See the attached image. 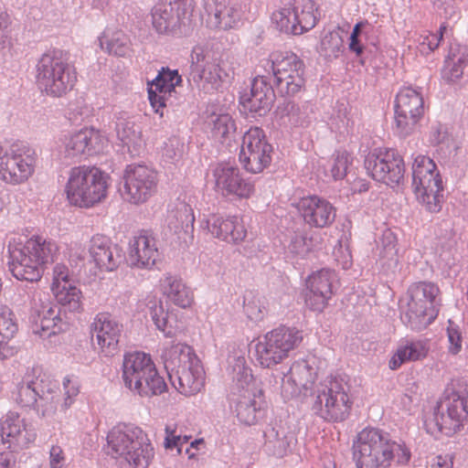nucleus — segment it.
Listing matches in <instances>:
<instances>
[{"mask_svg":"<svg viewBox=\"0 0 468 468\" xmlns=\"http://www.w3.org/2000/svg\"><path fill=\"white\" fill-rule=\"evenodd\" d=\"M356 468H389L391 462L408 464L411 451L402 440H395L387 431L377 428L362 430L353 442Z\"/></svg>","mask_w":468,"mask_h":468,"instance_id":"f257e3e1","label":"nucleus"},{"mask_svg":"<svg viewBox=\"0 0 468 468\" xmlns=\"http://www.w3.org/2000/svg\"><path fill=\"white\" fill-rule=\"evenodd\" d=\"M233 385L229 405L238 420L248 426L257 424L265 416L267 402L261 384L253 378L243 356L229 359Z\"/></svg>","mask_w":468,"mask_h":468,"instance_id":"f03ea898","label":"nucleus"},{"mask_svg":"<svg viewBox=\"0 0 468 468\" xmlns=\"http://www.w3.org/2000/svg\"><path fill=\"white\" fill-rule=\"evenodd\" d=\"M9 270L20 281L38 282L45 270L58 256V246L51 239L33 236L24 244H8Z\"/></svg>","mask_w":468,"mask_h":468,"instance_id":"7ed1b4c3","label":"nucleus"},{"mask_svg":"<svg viewBox=\"0 0 468 468\" xmlns=\"http://www.w3.org/2000/svg\"><path fill=\"white\" fill-rule=\"evenodd\" d=\"M468 390L451 384L431 412L423 417V426L431 436L442 433L452 436L463 427L468 420Z\"/></svg>","mask_w":468,"mask_h":468,"instance_id":"20e7f679","label":"nucleus"},{"mask_svg":"<svg viewBox=\"0 0 468 468\" xmlns=\"http://www.w3.org/2000/svg\"><path fill=\"white\" fill-rule=\"evenodd\" d=\"M36 84L47 96L61 98L73 90L77 71L69 62V54L59 48L48 49L36 63Z\"/></svg>","mask_w":468,"mask_h":468,"instance_id":"39448f33","label":"nucleus"},{"mask_svg":"<svg viewBox=\"0 0 468 468\" xmlns=\"http://www.w3.org/2000/svg\"><path fill=\"white\" fill-rule=\"evenodd\" d=\"M106 453L128 464L129 468H147L154 457V447L139 427L119 425L107 435Z\"/></svg>","mask_w":468,"mask_h":468,"instance_id":"423d86ee","label":"nucleus"},{"mask_svg":"<svg viewBox=\"0 0 468 468\" xmlns=\"http://www.w3.org/2000/svg\"><path fill=\"white\" fill-rule=\"evenodd\" d=\"M406 306L401 304V320L414 331L430 325L438 316L441 306V292L431 282L412 283L407 292ZM404 300H401L402 303Z\"/></svg>","mask_w":468,"mask_h":468,"instance_id":"0eeeda50","label":"nucleus"},{"mask_svg":"<svg viewBox=\"0 0 468 468\" xmlns=\"http://www.w3.org/2000/svg\"><path fill=\"white\" fill-rule=\"evenodd\" d=\"M234 69L228 60L217 59L207 45H197L190 54L188 80L205 93L218 90L224 83L229 82Z\"/></svg>","mask_w":468,"mask_h":468,"instance_id":"6e6552de","label":"nucleus"},{"mask_svg":"<svg viewBox=\"0 0 468 468\" xmlns=\"http://www.w3.org/2000/svg\"><path fill=\"white\" fill-rule=\"evenodd\" d=\"M350 390V385L343 377H335L321 383L314 392L313 411L327 421L345 420L353 404Z\"/></svg>","mask_w":468,"mask_h":468,"instance_id":"1a4fd4ad","label":"nucleus"},{"mask_svg":"<svg viewBox=\"0 0 468 468\" xmlns=\"http://www.w3.org/2000/svg\"><path fill=\"white\" fill-rule=\"evenodd\" d=\"M412 190L418 202L430 213H438L444 203L443 184L434 161L418 155L412 164Z\"/></svg>","mask_w":468,"mask_h":468,"instance_id":"9d476101","label":"nucleus"},{"mask_svg":"<svg viewBox=\"0 0 468 468\" xmlns=\"http://www.w3.org/2000/svg\"><path fill=\"white\" fill-rule=\"evenodd\" d=\"M107 175L95 166L80 165L70 169L66 185L70 204L89 207L106 197Z\"/></svg>","mask_w":468,"mask_h":468,"instance_id":"9b49d317","label":"nucleus"},{"mask_svg":"<svg viewBox=\"0 0 468 468\" xmlns=\"http://www.w3.org/2000/svg\"><path fill=\"white\" fill-rule=\"evenodd\" d=\"M194 0H170L158 3L152 10L153 27L159 34L186 37L194 29Z\"/></svg>","mask_w":468,"mask_h":468,"instance_id":"f8f14e48","label":"nucleus"},{"mask_svg":"<svg viewBox=\"0 0 468 468\" xmlns=\"http://www.w3.org/2000/svg\"><path fill=\"white\" fill-rule=\"evenodd\" d=\"M303 341V334L295 327L281 325L268 332L255 345V357L263 368H272L288 357L290 351Z\"/></svg>","mask_w":468,"mask_h":468,"instance_id":"ddd939ff","label":"nucleus"},{"mask_svg":"<svg viewBox=\"0 0 468 468\" xmlns=\"http://www.w3.org/2000/svg\"><path fill=\"white\" fill-rule=\"evenodd\" d=\"M35 150L25 143H15L8 148L0 145V178L7 184L26 182L34 173Z\"/></svg>","mask_w":468,"mask_h":468,"instance_id":"4468645a","label":"nucleus"},{"mask_svg":"<svg viewBox=\"0 0 468 468\" xmlns=\"http://www.w3.org/2000/svg\"><path fill=\"white\" fill-rule=\"evenodd\" d=\"M272 22L281 32L302 35L314 28L318 21V8L313 0H292L275 11Z\"/></svg>","mask_w":468,"mask_h":468,"instance_id":"2eb2a0df","label":"nucleus"},{"mask_svg":"<svg viewBox=\"0 0 468 468\" xmlns=\"http://www.w3.org/2000/svg\"><path fill=\"white\" fill-rule=\"evenodd\" d=\"M394 132L406 138L415 133L424 113L422 95L411 87L399 90L394 104Z\"/></svg>","mask_w":468,"mask_h":468,"instance_id":"dca6fc26","label":"nucleus"},{"mask_svg":"<svg viewBox=\"0 0 468 468\" xmlns=\"http://www.w3.org/2000/svg\"><path fill=\"white\" fill-rule=\"evenodd\" d=\"M30 304L29 319L35 334L48 338L67 329L68 324L60 317V307L50 302L48 293L35 290L31 295Z\"/></svg>","mask_w":468,"mask_h":468,"instance_id":"f3484780","label":"nucleus"},{"mask_svg":"<svg viewBox=\"0 0 468 468\" xmlns=\"http://www.w3.org/2000/svg\"><path fill=\"white\" fill-rule=\"evenodd\" d=\"M30 304L29 319L35 334L48 338L67 329L68 324L60 317V307L50 302L48 293L35 290L31 295Z\"/></svg>","mask_w":468,"mask_h":468,"instance_id":"a211bd4d","label":"nucleus"},{"mask_svg":"<svg viewBox=\"0 0 468 468\" xmlns=\"http://www.w3.org/2000/svg\"><path fill=\"white\" fill-rule=\"evenodd\" d=\"M123 188L120 189L123 199L133 204L146 202L157 190V173L144 165L131 164L124 170Z\"/></svg>","mask_w":468,"mask_h":468,"instance_id":"6ab92c4d","label":"nucleus"},{"mask_svg":"<svg viewBox=\"0 0 468 468\" xmlns=\"http://www.w3.org/2000/svg\"><path fill=\"white\" fill-rule=\"evenodd\" d=\"M273 147L268 143L264 131L260 127H251L242 137L239 159L250 173L263 171L271 162Z\"/></svg>","mask_w":468,"mask_h":468,"instance_id":"aec40b11","label":"nucleus"},{"mask_svg":"<svg viewBox=\"0 0 468 468\" xmlns=\"http://www.w3.org/2000/svg\"><path fill=\"white\" fill-rule=\"evenodd\" d=\"M365 168L373 179L391 187L404 179V162L395 149L370 153L365 159Z\"/></svg>","mask_w":468,"mask_h":468,"instance_id":"412c9836","label":"nucleus"},{"mask_svg":"<svg viewBox=\"0 0 468 468\" xmlns=\"http://www.w3.org/2000/svg\"><path fill=\"white\" fill-rule=\"evenodd\" d=\"M215 190L226 197L249 198L254 192V183L245 178L238 166L218 164L212 169Z\"/></svg>","mask_w":468,"mask_h":468,"instance_id":"4be33fe9","label":"nucleus"},{"mask_svg":"<svg viewBox=\"0 0 468 468\" xmlns=\"http://www.w3.org/2000/svg\"><path fill=\"white\" fill-rule=\"evenodd\" d=\"M2 444L11 452L28 448L37 438L34 425L17 412L9 411L1 421Z\"/></svg>","mask_w":468,"mask_h":468,"instance_id":"5701e85b","label":"nucleus"},{"mask_svg":"<svg viewBox=\"0 0 468 468\" xmlns=\"http://www.w3.org/2000/svg\"><path fill=\"white\" fill-rule=\"evenodd\" d=\"M59 153L65 158L92 155L103 150L105 138L93 128H84L79 132L64 135L60 139Z\"/></svg>","mask_w":468,"mask_h":468,"instance_id":"b1692460","label":"nucleus"},{"mask_svg":"<svg viewBox=\"0 0 468 468\" xmlns=\"http://www.w3.org/2000/svg\"><path fill=\"white\" fill-rule=\"evenodd\" d=\"M337 280L335 271L323 268L312 272L306 280L308 292L305 296L307 307L315 312H322L333 295V283Z\"/></svg>","mask_w":468,"mask_h":468,"instance_id":"393cba45","label":"nucleus"},{"mask_svg":"<svg viewBox=\"0 0 468 468\" xmlns=\"http://www.w3.org/2000/svg\"><path fill=\"white\" fill-rule=\"evenodd\" d=\"M122 332V324L109 313H99L90 324L91 339H96L105 356H112L118 351Z\"/></svg>","mask_w":468,"mask_h":468,"instance_id":"a878e982","label":"nucleus"},{"mask_svg":"<svg viewBox=\"0 0 468 468\" xmlns=\"http://www.w3.org/2000/svg\"><path fill=\"white\" fill-rule=\"evenodd\" d=\"M316 374V368L309 360L294 362L288 375L282 379V396L288 399L300 395L307 396V392L313 388Z\"/></svg>","mask_w":468,"mask_h":468,"instance_id":"bb28decb","label":"nucleus"},{"mask_svg":"<svg viewBox=\"0 0 468 468\" xmlns=\"http://www.w3.org/2000/svg\"><path fill=\"white\" fill-rule=\"evenodd\" d=\"M159 256L156 239L148 231L142 230L130 239L127 262L132 268L150 270Z\"/></svg>","mask_w":468,"mask_h":468,"instance_id":"cd10ccee","label":"nucleus"},{"mask_svg":"<svg viewBox=\"0 0 468 468\" xmlns=\"http://www.w3.org/2000/svg\"><path fill=\"white\" fill-rule=\"evenodd\" d=\"M201 228L207 229L215 238L228 243L237 244L244 240L247 229L242 219L237 216L223 217L211 214L201 221Z\"/></svg>","mask_w":468,"mask_h":468,"instance_id":"c85d7f7f","label":"nucleus"},{"mask_svg":"<svg viewBox=\"0 0 468 468\" xmlns=\"http://www.w3.org/2000/svg\"><path fill=\"white\" fill-rule=\"evenodd\" d=\"M90 256L101 271H112L122 262V250L104 235H95L90 241Z\"/></svg>","mask_w":468,"mask_h":468,"instance_id":"c756f323","label":"nucleus"},{"mask_svg":"<svg viewBox=\"0 0 468 468\" xmlns=\"http://www.w3.org/2000/svg\"><path fill=\"white\" fill-rule=\"evenodd\" d=\"M263 434L265 451L278 458L292 452L297 443L295 432L282 420L270 423Z\"/></svg>","mask_w":468,"mask_h":468,"instance_id":"7c9ffc66","label":"nucleus"},{"mask_svg":"<svg viewBox=\"0 0 468 468\" xmlns=\"http://www.w3.org/2000/svg\"><path fill=\"white\" fill-rule=\"evenodd\" d=\"M205 10L208 16V25L224 30L236 27L242 16L241 5L229 0H207Z\"/></svg>","mask_w":468,"mask_h":468,"instance_id":"2f4dec72","label":"nucleus"},{"mask_svg":"<svg viewBox=\"0 0 468 468\" xmlns=\"http://www.w3.org/2000/svg\"><path fill=\"white\" fill-rule=\"evenodd\" d=\"M299 210L306 224L319 229L330 226L336 216L335 207L317 196L303 197L299 203Z\"/></svg>","mask_w":468,"mask_h":468,"instance_id":"473e14b6","label":"nucleus"},{"mask_svg":"<svg viewBox=\"0 0 468 468\" xmlns=\"http://www.w3.org/2000/svg\"><path fill=\"white\" fill-rule=\"evenodd\" d=\"M267 75H259L251 82L250 92L243 101V106L258 116L266 115L275 101V92Z\"/></svg>","mask_w":468,"mask_h":468,"instance_id":"72a5a7b5","label":"nucleus"},{"mask_svg":"<svg viewBox=\"0 0 468 468\" xmlns=\"http://www.w3.org/2000/svg\"><path fill=\"white\" fill-rule=\"evenodd\" d=\"M205 372L198 358H194L187 367L176 371L169 377L175 388L185 396H192L201 390L205 381Z\"/></svg>","mask_w":468,"mask_h":468,"instance_id":"f704fd0d","label":"nucleus"},{"mask_svg":"<svg viewBox=\"0 0 468 468\" xmlns=\"http://www.w3.org/2000/svg\"><path fill=\"white\" fill-rule=\"evenodd\" d=\"M260 67L263 68L267 76L277 79L283 76L304 73L303 61L294 53L272 52L270 58L262 59Z\"/></svg>","mask_w":468,"mask_h":468,"instance_id":"c9c22d12","label":"nucleus"},{"mask_svg":"<svg viewBox=\"0 0 468 468\" xmlns=\"http://www.w3.org/2000/svg\"><path fill=\"white\" fill-rule=\"evenodd\" d=\"M44 378L45 374L41 373L39 367H32L30 371L28 370L12 391V398L16 403L22 408L33 409Z\"/></svg>","mask_w":468,"mask_h":468,"instance_id":"e433bc0d","label":"nucleus"},{"mask_svg":"<svg viewBox=\"0 0 468 468\" xmlns=\"http://www.w3.org/2000/svg\"><path fill=\"white\" fill-rule=\"evenodd\" d=\"M154 363L150 355L144 352L127 353L122 360V380L130 390L153 368Z\"/></svg>","mask_w":468,"mask_h":468,"instance_id":"4c0bfd02","label":"nucleus"},{"mask_svg":"<svg viewBox=\"0 0 468 468\" xmlns=\"http://www.w3.org/2000/svg\"><path fill=\"white\" fill-rule=\"evenodd\" d=\"M195 197L180 195L175 204V208L169 216V226L174 228L175 231L183 230L185 234L193 237L195 215L193 204Z\"/></svg>","mask_w":468,"mask_h":468,"instance_id":"58836bf2","label":"nucleus"},{"mask_svg":"<svg viewBox=\"0 0 468 468\" xmlns=\"http://www.w3.org/2000/svg\"><path fill=\"white\" fill-rule=\"evenodd\" d=\"M160 283L163 293L176 305L186 308L193 303L194 296L191 289L179 276L166 272L160 280Z\"/></svg>","mask_w":468,"mask_h":468,"instance_id":"ea45409f","label":"nucleus"},{"mask_svg":"<svg viewBox=\"0 0 468 468\" xmlns=\"http://www.w3.org/2000/svg\"><path fill=\"white\" fill-rule=\"evenodd\" d=\"M428 350L426 343L421 340L402 339L389 360V368L396 370L407 362L423 359Z\"/></svg>","mask_w":468,"mask_h":468,"instance_id":"a19ab883","label":"nucleus"},{"mask_svg":"<svg viewBox=\"0 0 468 468\" xmlns=\"http://www.w3.org/2000/svg\"><path fill=\"white\" fill-rule=\"evenodd\" d=\"M60 400V391L55 381L45 375L42 386L39 388L36 405L33 409L41 418H48L55 414Z\"/></svg>","mask_w":468,"mask_h":468,"instance_id":"79ce46f5","label":"nucleus"},{"mask_svg":"<svg viewBox=\"0 0 468 468\" xmlns=\"http://www.w3.org/2000/svg\"><path fill=\"white\" fill-rule=\"evenodd\" d=\"M194 358H198L193 348L186 344L177 343L166 348L162 359L168 377L176 374V371L187 367Z\"/></svg>","mask_w":468,"mask_h":468,"instance_id":"37998d69","label":"nucleus"},{"mask_svg":"<svg viewBox=\"0 0 468 468\" xmlns=\"http://www.w3.org/2000/svg\"><path fill=\"white\" fill-rule=\"evenodd\" d=\"M468 64L466 48L461 52L458 47H451L449 55L441 69V78L448 83L456 82L463 74V69Z\"/></svg>","mask_w":468,"mask_h":468,"instance_id":"c03bdc74","label":"nucleus"},{"mask_svg":"<svg viewBox=\"0 0 468 468\" xmlns=\"http://www.w3.org/2000/svg\"><path fill=\"white\" fill-rule=\"evenodd\" d=\"M276 114L282 124L303 126L309 117V106H299L293 101L285 100L278 105Z\"/></svg>","mask_w":468,"mask_h":468,"instance_id":"a18cd8bd","label":"nucleus"},{"mask_svg":"<svg viewBox=\"0 0 468 468\" xmlns=\"http://www.w3.org/2000/svg\"><path fill=\"white\" fill-rule=\"evenodd\" d=\"M18 330L14 314L4 311L0 314V360H5L15 354V348L9 346V341Z\"/></svg>","mask_w":468,"mask_h":468,"instance_id":"49530a36","label":"nucleus"},{"mask_svg":"<svg viewBox=\"0 0 468 468\" xmlns=\"http://www.w3.org/2000/svg\"><path fill=\"white\" fill-rule=\"evenodd\" d=\"M147 309L156 328L162 331L165 337H173L176 335V321L165 310L162 301L155 298L149 300Z\"/></svg>","mask_w":468,"mask_h":468,"instance_id":"de8ad7c7","label":"nucleus"},{"mask_svg":"<svg viewBox=\"0 0 468 468\" xmlns=\"http://www.w3.org/2000/svg\"><path fill=\"white\" fill-rule=\"evenodd\" d=\"M166 388L167 385L154 365L149 373H146L136 385H133L131 391L141 397H152L162 394Z\"/></svg>","mask_w":468,"mask_h":468,"instance_id":"09e8293b","label":"nucleus"},{"mask_svg":"<svg viewBox=\"0 0 468 468\" xmlns=\"http://www.w3.org/2000/svg\"><path fill=\"white\" fill-rule=\"evenodd\" d=\"M429 143L431 145L437 147V151H441L444 154H451L458 148L453 136L449 133L448 127L439 122L431 125Z\"/></svg>","mask_w":468,"mask_h":468,"instance_id":"8fccbe9b","label":"nucleus"},{"mask_svg":"<svg viewBox=\"0 0 468 468\" xmlns=\"http://www.w3.org/2000/svg\"><path fill=\"white\" fill-rule=\"evenodd\" d=\"M181 82L182 77L178 74L177 70L163 68L151 82L150 87L154 88L160 93L173 97L176 93V87L179 86Z\"/></svg>","mask_w":468,"mask_h":468,"instance_id":"3c124183","label":"nucleus"},{"mask_svg":"<svg viewBox=\"0 0 468 468\" xmlns=\"http://www.w3.org/2000/svg\"><path fill=\"white\" fill-rule=\"evenodd\" d=\"M99 42L101 49L117 57H125L130 51L129 38L121 31L114 32L111 37L103 35Z\"/></svg>","mask_w":468,"mask_h":468,"instance_id":"603ef678","label":"nucleus"},{"mask_svg":"<svg viewBox=\"0 0 468 468\" xmlns=\"http://www.w3.org/2000/svg\"><path fill=\"white\" fill-rule=\"evenodd\" d=\"M115 130L118 139L127 145L135 143L141 134L139 127L135 124L133 118L127 116L126 113H122L117 118Z\"/></svg>","mask_w":468,"mask_h":468,"instance_id":"864d4df0","label":"nucleus"},{"mask_svg":"<svg viewBox=\"0 0 468 468\" xmlns=\"http://www.w3.org/2000/svg\"><path fill=\"white\" fill-rule=\"evenodd\" d=\"M304 73H297L274 79V84L281 96H295L305 86Z\"/></svg>","mask_w":468,"mask_h":468,"instance_id":"5fc2aeb1","label":"nucleus"},{"mask_svg":"<svg viewBox=\"0 0 468 468\" xmlns=\"http://www.w3.org/2000/svg\"><path fill=\"white\" fill-rule=\"evenodd\" d=\"M56 298L60 305L69 312H80L82 309L81 292L75 286L61 287L54 292Z\"/></svg>","mask_w":468,"mask_h":468,"instance_id":"6e6d98bb","label":"nucleus"},{"mask_svg":"<svg viewBox=\"0 0 468 468\" xmlns=\"http://www.w3.org/2000/svg\"><path fill=\"white\" fill-rule=\"evenodd\" d=\"M207 124L212 137L216 140L228 137L235 130L234 122L229 114L211 113L207 118Z\"/></svg>","mask_w":468,"mask_h":468,"instance_id":"4d7b16f0","label":"nucleus"},{"mask_svg":"<svg viewBox=\"0 0 468 468\" xmlns=\"http://www.w3.org/2000/svg\"><path fill=\"white\" fill-rule=\"evenodd\" d=\"M313 249V239L304 232L297 231L290 239L286 248L287 257L304 259Z\"/></svg>","mask_w":468,"mask_h":468,"instance_id":"13d9d810","label":"nucleus"},{"mask_svg":"<svg viewBox=\"0 0 468 468\" xmlns=\"http://www.w3.org/2000/svg\"><path fill=\"white\" fill-rule=\"evenodd\" d=\"M379 260L383 265L395 267L399 262L397 238L390 230H386L382 235Z\"/></svg>","mask_w":468,"mask_h":468,"instance_id":"bf43d9fd","label":"nucleus"},{"mask_svg":"<svg viewBox=\"0 0 468 468\" xmlns=\"http://www.w3.org/2000/svg\"><path fill=\"white\" fill-rule=\"evenodd\" d=\"M264 305L260 298L255 296L251 292L244 295L243 310L247 317L253 321H261L264 316Z\"/></svg>","mask_w":468,"mask_h":468,"instance_id":"052dcab7","label":"nucleus"},{"mask_svg":"<svg viewBox=\"0 0 468 468\" xmlns=\"http://www.w3.org/2000/svg\"><path fill=\"white\" fill-rule=\"evenodd\" d=\"M344 48V40L338 32H329L321 41V49L327 57L337 58Z\"/></svg>","mask_w":468,"mask_h":468,"instance_id":"680f3d73","label":"nucleus"},{"mask_svg":"<svg viewBox=\"0 0 468 468\" xmlns=\"http://www.w3.org/2000/svg\"><path fill=\"white\" fill-rule=\"evenodd\" d=\"M350 154L346 151H336L333 156L331 175L335 180L343 179L346 176Z\"/></svg>","mask_w":468,"mask_h":468,"instance_id":"e2e57ef3","label":"nucleus"},{"mask_svg":"<svg viewBox=\"0 0 468 468\" xmlns=\"http://www.w3.org/2000/svg\"><path fill=\"white\" fill-rule=\"evenodd\" d=\"M165 448L166 450L176 449L177 453L180 454L183 445L187 443L190 437L186 435L182 436L180 433H177L176 428H172L170 425L165 426Z\"/></svg>","mask_w":468,"mask_h":468,"instance_id":"0e129e2a","label":"nucleus"},{"mask_svg":"<svg viewBox=\"0 0 468 468\" xmlns=\"http://www.w3.org/2000/svg\"><path fill=\"white\" fill-rule=\"evenodd\" d=\"M448 351L452 355H457L461 352L463 346V337L459 326L452 321H448L447 326Z\"/></svg>","mask_w":468,"mask_h":468,"instance_id":"69168bd1","label":"nucleus"},{"mask_svg":"<svg viewBox=\"0 0 468 468\" xmlns=\"http://www.w3.org/2000/svg\"><path fill=\"white\" fill-rule=\"evenodd\" d=\"M148 98L151 103V106L154 110V112L159 114L161 117L163 116V109L166 106L167 102L170 104L173 103L172 96H168L165 93H160L155 90L154 88L150 87L148 89Z\"/></svg>","mask_w":468,"mask_h":468,"instance_id":"338daca9","label":"nucleus"},{"mask_svg":"<svg viewBox=\"0 0 468 468\" xmlns=\"http://www.w3.org/2000/svg\"><path fill=\"white\" fill-rule=\"evenodd\" d=\"M64 400L59 406V410L65 412L74 402L75 397L79 394L78 386L69 378L63 379Z\"/></svg>","mask_w":468,"mask_h":468,"instance_id":"774afa93","label":"nucleus"}]
</instances>
